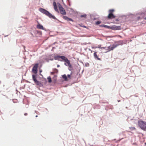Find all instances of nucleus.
<instances>
[{"instance_id":"f257e3e1","label":"nucleus","mask_w":146,"mask_h":146,"mask_svg":"<svg viewBox=\"0 0 146 146\" xmlns=\"http://www.w3.org/2000/svg\"><path fill=\"white\" fill-rule=\"evenodd\" d=\"M139 127L142 129L146 131V122L142 120L138 122Z\"/></svg>"},{"instance_id":"f03ea898","label":"nucleus","mask_w":146,"mask_h":146,"mask_svg":"<svg viewBox=\"0 0 146 146\" xmlns=\"http://www.w3.org/2000/svg\"><path fill=\"white\" fill-rule=\"evenodd\" d=\"M39 11L42 13L45 14L50 18H52L54 19H56V17L52 15L47 10L43 9L41 8L40 9Z\"/></svg>"},{"instance_id":"7ed1b4c3","label":"nucleus","mask_w":146,"mask_h":146,"mask_svg":"<svg viewBox=\"0 0 146 146\" xmlns=\"http://www.w3.org/2000/svg\"><path fill=\"white\" fill-rule=\"evenodd\" d=\"M119 45V44H113V45H111L107 47L106 50H107L106 52H107L110 51L111 50H113L114 48L117 47Z\"/></svg>"},{"instance_id":"20e7f679","label":"nucleus","mask_w":146,"mask_h":146,"mask_svg":"<svg viewBox=\"0 0 146 146\" xmlns=\"http://www.w3.org/2000/svg\"><path fill=\"white\" fill-rule=\"evenodd\" d=\"M114 11V10L113 9H110L109 10V13L107 17L108 19H111L115 18V16L112 13Z\"/></svg>"},{"instance_id":"39448f33","label":"nucleus","mask_w":146,"mask_h":146,"mask_svg":"<svg viewBox=\"0 0 146 146\" xmlns=\"http://www.w3.org/2000/svg\"><path fill=\"white\" fill-rule=\"evenodd\" d=\"M63 60L65 62L64 64L65 65L69 66V67H71V65L70 63V61L68 60V58L64 56V58H63Z\"/></svg>"},{"instance_id":"423d86ee","label":"nucleus","mask_w":146,"mask_h":146,"mask_svg":"<svg viewBox=\"0 0 146 146\" xmlns=\"http://www.w3.org/2000/svg\"><path fill=\"white\" fill-rule=\"evenodd\" d=\"M33 77V79L34 81L35 82V83L37 85H38L40 86H41L42 85V84L41 83L37 81V80L36 79V76L35 75H33L32 76Z\"/></svg>"},{"instance_id":"0eeeda50","label":"nucleus","mask_w":146,"mask_h":146,"mask_svg":"<svg viewBox=\"0 0 146 146\" xmlns=\"http://www.w3.org/2000/svg\"><path fill=\"white\" fill-rule=\"evenodd\" d=\"M59 9L61 14L62 15H66V12L64 8L60 5H59Z\"/></svg>"},{"instance_id":"6e6552de","label":"nucleus","mask_w":146,"mask_h":146,"mask_svg":"<svg viewBox=\"0 0 146 146\" xmlns=\"http://www.w3.org/2000/svg\"><path fill=\"white\" fill-rule=\"evenodd\" d=\"M38 64H35L32 69V71L34 73H36L37 72V68L38 66Z\"/></svg>"},{"instance_id":"1a4fd4ad","label":"nucleus","mask_w":146,"mask_h":146,"mask_svg":"<svg viewBox=\"0 0 146 146\" xmlns=\"http://www.w3.org/2000/svg\"><path fill=\"white\" fill-rule=\"evenodd\" d=\"M63 18L68 21H73V20L70 18H68L67 17L65 16H63Z\"/></svg>"},{"instance_id":"9d476101","label":"nucleus","mask_w":146,"mask_h":146,"mask_svg":"<svg viewBox=\"0 0 146 146\" xmlns=\"http://www.w3.org/2000/svg\"><path fill=\"white\" fill-rule=\"evenodd\" d=\"M119 27L115 25H113L112 26L110 29L113 30H117L119 29Z\"/></svg>"},{"instance_id":"9b49d317","label":"nucleus","mask_w":146,"mask_h":146,"mask_svg":"<svg viewBox=\"0 0 146 146\" xmlns=\"http://www.w3.org/2000/svg\"><path fill=\"white\" fill-rule=\"evenodd\" d=\"M53 5L55 10L56 12H58V11L57 8L56 3L55 2H53Z\"/></svg>"},{"instance_id":"f8f14e48","label":"nucleus","mask_w":146,"mask_h":146,"mask_svg":"<svg viewBox=\"0 0 146 146\" xmlns=\"http://www.w3.org/2000/svg\"><path fill=\"white\" fill-rule=\"evenodd\" d=\"M97 52H94V56L95 58L96 59H97L98 60H101V59L100 58H99L98 57L97 54Z\"/></svg>"},{"instance_id":"ddd939ff","label":"nucleus","mask_w":146,"mask_h":146,"mask_svg":"<svg viewBox=\"0 0 146 146\" xmlns=\"http://www.w3.org/2000/svg\"><path fill=\"white\" fill-rule=\"evenodd\" d=\"M64 56H60L59 55H57L54 56V58L55 60H57L58 59L61 58L62 59H63L64 58Z\"/></svg>"},{"instance_id":"4468645a","label":"nucleus","mask_w":146,"mask_h":146,"mask_svg":"<svg viewBox=\"0 0 146 146\" xmlns=\"http://www.w3.org/2000/svg\"><path fill=\"white\" fill-rule=\"evenodd\" d=\"M37 28L40 29H44L43 26L42 25L38 23L37 25Z\"/></svg>"},{"instance_id":"2eb2a0df","label":"nucleus","mask_w":146,"mask_h":146,"mask_svg":"<svg viewBox=\"0 0 146 146\" xmlns=\"http://www.w3.org/2000/svg\"><path fill=\"white\" fill-rule=\"evenodd\" d=\"M62 77L65 81H66L68 80V79L67 78V77L65 74H64L62 75Z\"/></svg>"},{"instance_id":"dca6fc26","label":"nucleus","mask_w":146,"mask_h":146,"mask_svg":"<svg viewBox=\"0 0 146 146\" xmlns=\"http://www.w3.org/2000/svg\"><path fill=\"white\" fill-rule=\"evenodd\" d=\"M100 26L101 27H105V28H109V26H108L107 25H100Z\"/></svg>"},{"instance_id":"f3484780","label":"nucleus","mask_w":146,"mask_h":146,"mask_svg":"<svg viewBox=\"0 0 146 146\" xmlns=\"http://www.w3.org/2000/svg\"><path fill=\"white\" fill-rule=\"evenodd\" d=\"M101 45H98V46L92 47V48L93 49H95V48H101Z\"/></svg>"},{"instance_id":"a211bd4d","label":"nucleus","mask_w":146,"mask_h":146,"mask_svg":"<svg viewBox=\"0 0 146 146\" xmlns=\"http://www.w3.org/2000/svg\"><path fill=\"white\" fill-rule=\"evenodd\" d=\"M47 79L49 83H51L52 82V80L51 77L49 76L47 78Z\"/></svg>"},{"instance_id":"6ab92c4d","label":"nucleus","mask_w":146,"mask_h":146,"mask_svg":"<svg viewBox=\"0 0 146 146\" xmlns=\"http://www.w3.org/2000/svg\"><path fill=\"white\" fill-rule=\"evenodd\" d=\"M101 23V21H97V22H96V25H99V24H100Z\"/></svg>"},{"instance_id":"aec40b11","label":"nucleus","mask_w":146,"mask_h":146,"mask_svg":"<svg viewBox=\"0 0 146 146\" xmlns=\"http://www.w3.org/2000/svg\"><path fill=\"white\" fill-rule=\"evenodd\" d=\"M86 14H84L83 15H82L80 16V17H82H82L86 18Z\"/></svg>"},{"instance_id":"412c9836","label":"nucleus","mask_w":146,"mask_h":146,"mask_svg":"<svg viewBox=\"0 0 146 146\" xmlns=\"http://www.w3.org/2000/svg\"><path fill=\"white\" fill-rule=\"evenodd\" d=\"M67 77H68V78H69V79H70L71 78H70L71 76L70 75H69V74L68 75Z\"/></svg>"},{"instance_id":"4be33fe9","label":"nucleus","mask_w":146,"mask_h":146,"mask_svg":"<svg viewBox=\"0 0 146 146\" xmlns=\"http://www.w3.org/2000/svg\"><path fill=\"white\" fill-rule=\"evenodd\" d=\"M107 47H102L101 48V49H105L106 50L107 49Z\"/></svg>"},{"instance_id":"5701e85b","label":"nucleus","mask_w":146,"mask_h":146,"mask_svg":"<svg viewBox=\"0 0 146 146\" xmlns=\"http://www.w3.org/2000/svg\"><path fill=\"white\" fill-rule=\"evenodd\" d=\"M131 128L132 130H135L136 129V128L134 127H132Z\"/></svg>"},{"instance_id":"b1692460","label":"nucleus","mask_w":146,"mask_h":146,"mask_svg":"<svg viewBox=\"0 0 146 146\" xmlns=\"http://www.w3.org/2000/svg\"><path fill=\"white\" fill-rule=\"evenodd\" d=\"M28 115V114L27 113H25L24 114V115L25 116H26Z\"/></svg>"},{"instance_id":"393cba45","label":"nucleus","mask_w":146,"mask_h":146,"mask_svg":"<svg viewBox=\"0 0 146 146\" xmlns=\"http://www.w3.org/2000/svg\"><path fill=\"white\" fill-rule=\"evenodd\" d=\"M42 70H40V72H42Z\"/></svg>"},{"instance_id":"a878e982","label":"nucleus","mask_w":146,"mask_h":146,"mask_svg":"<svg viewBox=\"0 0 146 146\" xmlns=\"http://www.w3.org/2000/svg\"><path fill=\"white\" fill-rule=\"evenodd\" d=\"M57 67H60V65H58L57 66Z\"/></svg>"},{"instance_id":"bb28decb","label":"nucleus","mask_w":146,"mask_h":146,"mask_svg":"<svg viewBox=\"0 0 146 146\" xmlns=\"http://www.w3.org/2000/svg\"><path fill=\"white\" fill-rule=\"evenodd\" d=\"M140 19V18L139 17L138 18V19Z\"/></svg>"},{"instance_id":"cd10ccee","label":"nucleus","mask_w":146,"mask_h":146,"mask_svg":"<svg viewBox=\"0 0 146 146\" xmlns=\"http://www.w3.org/2000/svg\"><path fill=\"white\" fill-rule=\"evenodd\" d=\"M144 19H145V20H146V17H145L144 18Z\"/></svg>"},{"instance_id":"c85d7f7f","label":"nucleus","mask_w":146,"mask_h":146,"mask_svg":"<svg viewBox=\"0 0 146 146\" xmlns=\"http://www.w3.org/2000/svg\"><path fill=\"white\" fill-rule=\"evenodd\" d=\"M36 117H37V115H36Z\"/></svg>"}]
</instances>
